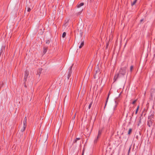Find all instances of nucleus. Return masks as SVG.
<instances>
[{"instance_id":"1","label":"nucleus","mask_w":155,"mask_h":155,"mask_svg":"<svg viewBox=\"0 0 155 155\" xmlns=\"http://www.w3.org/2000/svg\"><path fill=\"white\" fill-rule=\"evenodd\" d=\"M126 72V67H124L123 68H122L120 69L119 73L117 75H116L114 77V79L115 81L117 79V78L120 76V75H122L123 76L125 74Z\"/></svg>"},{"instance_id":"2","label":"nucleus","mask_w":155,"mask_h":155,"mask_svg":"<svg viewBox=\"0 0 155 155\" xmlns=\"http://www.w3.org/2000/svg\"><path fill=\"white\" fill-rule=\"evenodd\" d=\"M95 72L94 73V78L96 79L97 78H100V74L101 73V71L98 65L95 67Z\"/></svg>"},{"instance_id":"3","label":"nucleus","mask_w":155,"mask_h":155,"mask_svg":"<svg viewBox=\"0 0 155 155\" xmlns=\"http://www.w3.org/2000/svg\"><path fill=\"white\" fill-rule=\"evenodd\" d=\"M84 5V3L83 2L77 5V11H78L79 12L76 13V15H79L81 12L83 11V8L82 7V6Z\"/></svg>"},{"instance_id":"4","label":"nucleus","mask_w":155,"mask_h":155,"mask_svg":"<svg viewBox=\"0 0 155 155\" xmlns=\"http://www.w3.org/2000/svg\"><path fill=\"white\" fill-rule=\"evenodd\" d=\"M72 66H71L69 69L68 71V76L67 77L68 79H69L70 77L71 76V73H72Z\"/></svg>"},{"instance_id":"5","label":"nucleus","mask_w":155,"mask_h":155,"mask_svg":"<svg viewBox=\"0 0 155 155\" xmlns=\"http://www.w3.org/2000/svg\"><path fill=\"white\" fill-rule=\"evenodd\" d=\"M29 72L27 70H25V76H24V80L25 81H26L27 80V79L28 78V77L29 74Z\"/></svg>"},{"instance_id":"6","label":"nucleus","mask_w":155,"mask_h":155,"mask_svg":"<svg viewBox=\"0 0 155 155\" xmlns=\"http://www.w3.org/2000/svg\"><path fill=\"white\" fill-rule=\"evenodd\" d=\"M114 101L115 103V105L114 107V110H115V108L117 107L118 101V100L117 98H116V99H115Z\"/></svg>"},{"instance_id":"7","label":"nucleus","mask_w":155,"mask_h":155,"mask_svg":"<svg viewBox=\"0 0 155 155\" xmlns=\"http://www.w3.org/2000/svg\"><path fill=\"white\" fill-rule=\"evenodd\" d=\"M23 126H27V117H25L23 121Z\"/></svg>"},{"instance_id":"8","label":"nucleus","mask_w":155,"mask_h":155,"mask_svg":"<svg viewBox=\"0 0 155 155\" xmlns=\"http://www.w3.org/2000/svg\"><path fill=\"white\" fill-rule=\"evenodd\" d=\"M84 45V41L82 39L81 40V43L80 44V45L79 46V48H81Z\"/></svg>"},{"instance_id":"9","label":"nucleus","mask_w":155,"mask_h":155,"mask_svg":"<svg viewBox=\"0 0 155 155\" xmlns=\"http://www.w3.org/2000/svg\"><path fill=\"white\" fill-rule=\"evenodd\" d=\"M42 70L41 69H39L38 70V73L37 74V75H38L39 77L40 76V74L41 73V72Z\"/></svg>"},{"instance_id":"10","label":"nucleus","mask_w":155,"mask_h":155,"mask_svg":"<svg viewBox=\"0 0 155 155\" xmlns=\"http://www.w3.org/2000/svg\"><path fill=\"white\" fill-rule=\"evenodd\" d=\"M99 138V137H97L95 138L94 141V143H96L97 142Z\"/></svg>"},{"instance_id":"11","label":"nucleus","mask_w":155,"mask_h":155,"mask_svg":"<svg viewBox=\"0 0 155 155\" xmlns=\"http://www.w3.org/2000/svg\"><path fill=\"white\" fill-rule=\"evenodd\" d=\"M101 133H102V131L101 130H99L98 131V135H97V137H99L101 136Z\"/></svg>"},{"instance_id":"12","label":"nucleus","mask_w":155,"mask_h":155,"mask_svg":"<svg viewBox=\"0 0 155 155\" xmlns=\"http://www.w3.org/2000/svg\"><path fill=\"white\" fill-rule=\"evenodd\" d=\"M26 126H23V128L21 129V131L22 132H24L25 129V128L26 127Z\"/></svg>"},{"instance_id":"13","label":"nucleus","mask_w":155,"mask_h":155,"mask_svg":"<svg viewBox=\"0 0 155 155\" xmlns=\"http://www.w3.org/2000/svg\"><path fill=\"white\" fill-rule=\"evenodd\" d=\"M109 95H110V94L109 93L108 94V95L107 97V100H106V103H105V107L106 106V105L107 103V102L108 101V98H109Z\"/></svg>"},{"instance_id":"14","label":"nucleus","mask_w":155,"mask_h":155,"mask_svg":"<svg viewBox=\"0 0 155 155\" xmlns=\"http://www.w3.org/2000/svg\"><path fill=\"white\" fill-rule=\"evenodd\" d=\"M47 51V49L46 48H44V50L43 52V53L45 54Z\"/></svg>"},{"instance_id":"15","label":"nucleus","mask_w":155,"mask_h":155,"mask_svg":"<svg viewBox=\"0 0 155 155\" xmlns=\"http://www.w3.org/2000/svg\"><path fill=\"white\" fill-rule=\"evenodd\" d=\"M137 1V0H134V2L133 3H131V5L133 6L134 5H135V4L136 3Z\"/></svg>"},{"instance_id":"16","label":"nucleus","mask_w":155,"mask_h":155,"mask_svg":"<svg viewBox=\"0 0 155 155\" xmlns=\"http://www.w3.org/2000/svg\"><path fill=\"white\" fill-rule=\"evenodd\" d=\"M139 106H138L137 107V108L136 110V111H135V114H137V113L138 111V110L139 108Z\"/></svg>"},{"instance_id":"17","label":"nucleus","mask_w":155,"mask_h":155,"mask_svg":"<svg viewBox=\"0 0 155 155\" xmlns=\"http://www.w3.org/2000/svg\"><path fill=\"white\" fill-rule=\"evenodd\" d=\"M134 66L133 65H131L130 67V71L132 72L133 68Z\"/></svg>"},{"instance_id":"18","label":"nucleus","mask_w":155,"mask_h":155,"mask_svg":"<svg viewBox=\"0 0 155 155\" xmlns=\"http://www.w3.org/2000/svg\"><path fill=\"white\" fill-rule=\"evenodd\" d=\"M26 9L27 10L28 12H30L31 10V8L29 7H27V8H26Z\"/></svg>"},{"instance_id":"19","label":"nucleus","mask_w":155,"mask_h":155,"mask_svg":"<svg viewBox=\"0 0 155 155\" xmlns=\"http://www.w3.org/2000/svg\"><path fill=\"white\" fill-rule=\"evenodd\" d=\"M66 33L65 32H64L63 33L62 35V37L63 38H64L66 36Z\"/></svg>"},{"instance_id":"20","label":"nucleus","mask_w":155,"mask_h":155,"mask_svg":"<svg viewBox=\"0 0 155 155\" xmlns=\"http://www.w3.org/2000/svg\"><path fill=\"white\" fill-rule=\"evenodd\" d=\"M132 131V130L131 129H130L129 130V131H128V134H130V133Z\"/></svg>"},{"instance_id":"21","label":"nucleus","mask_w":155,"mask_h":155,"mask_svg":"<svg viewBox=\"0 0 155 155\" xmlns=\"http://www.w3.org/2000/svg\"><path fill=\"white\" fill-rule=\"evenodd\" d=\"M141 123V119H140V120H139V123L138 124V126H139Z\"/></svg>"},{"instance_id":"22","label":"nucleus","mask_w":155,"mask_h":155,"mask_svg":"<svg viewBox=\"0 0 155 155\" xmlns=\"http://www.w3.org/2000/svg\"><path fill=\"white\" fill-rule=\"evenodd\" d=\"M92 104V103H91L88 106V108L89 109H90L91 107V105Z\"/></svg>"},{"instance_id":"23","label":"nucleus","mask_w":155,"mask_h":155,"mask_svg":"<svg viewBox=\"0 0 155 155\" xmlns=\"http://www.w3.org/2000/svg\"><path fill=\"white\" fill-rule=\"evenodd\" d=\"M136 101H137V100H134V101H133L132 104H135V103H136Z\"/></svg>"},{"instance_id":"24","label":"nucleus","mask_w":155,"mask_h":155,"mask_svg":"<svg viewBox=\"0 0 155 155\" xmlns=\"http://www.w3.org/2000/svg\"><path fill=\"white\" fill-rule=\"evenodd\" d=\"M50 43V41L49 40L47 41L46 42V43L48 44Z\"/></svg>"},{"instance_id":"25","label":"nucleus","mask_w":155,"mask_h":155,"mask_svg":"<svg viewBox=\"0 0 155 155\" xmlns=\"http://www.w3.org/2000/svg\"><path fill=\"white\" fill-rule=\"evenodd\" d=\"M80 139V138H77L76 139L77 140H79Z\"/></svg>"},{"instance_id":"26","label":"nucleus","mask_w":155,"mask_h":155,"mask_svg":"<svg viewBox=\"0 0 155 155\" xmlns=\"http://www.w3.org/2000/svg\"><path fill=\"white\" fill-rule=\"evenodd\" d=\"M77 141V140L76 139H75V140L74 141V143H76Z\"/></svg>"},{"instance_id":"27","label":"nucleus","mask_w":155,"mask_h":155,"mask_svg":"<svg viewBox=\"0 0 155 155\" xmlns=\"http://www.w3.org/2000/svg\"><path fill=\"white\" fill-rule=\"evenodd\" d=\"M108 46V44L107 43V46H106V48H107Z\"/></svg>"},{"instance_id":"28","label":"nucleus","mask_w":155,"mask_h":155,"mask_svg":"<svg viewBox=\"0 0 155 155\" xmlns=\"http://www.w3.org/2000/svg\"><path fill=\"white\" fill-rule=\"evenodd\" d=\"M75 114L74 117H73V118L74 119L75 118Z\"/></svg>"},{"instance_id":"29","label":"nucleus","mask_w":155,"mask_h":155,"mask_svg":"<svg viewBox=\"0 0 155 155\" xmlns=\"http://www.w3.org/2000/svg\"><path fill=\"white\" fill-rule=\"evenodd\" d=\"M143 21V19H141V20H140V21H141V22H142V21Z\"/></svg>"},{"instance_id":"30","label":"nucleus","mask_w":155,"mask_h":155,"mask_svg":"<svg viewBox=\"0 0 155 155\" xmlns=\"http://www.w3.org/2000/svg\"><path fill=\"white\" fill-rule=\"evenodd\" d=\"M121 94V93H120L119 94V96H120Z\"/></svg>"},{"instance_id":"31","label":"nucleus","mask_w":155,"mask_h":155,"mask_svg":"<svg viewBox=\"0 0 155 155\" xmlns=\"http://www.w3.org/2000/svg\"><path fill=\"white\" fill-rule=\"evenodd\" d=\"M84 155V152H83L82 154V155Z\"/></svg>"},{"instance_id":"32","label":"nucleus","mask_w":155,"mask_h":155,"mask_svg":"<svg viewBox=\"0 0 155 155\" xmlns=\"http://www.w3.org/2000/svg\"><path fill=\"white\" fill-rule=\"evenodd\" d=\"M84 155V152H83L82 154V155Z\"/></svg>"}]
</instances>
